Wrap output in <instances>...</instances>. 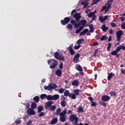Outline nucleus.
I'll return each mask as SVG.
<instances>
[{
    "mask_svg": "<svg viewBox=\"0 0 125 125\" xmlns=\"http://www.w3.org/2000/svg\"><path fill=\"white\" fill-rule=\"evenodd\" d=\"M23 105L25 106V109H29L30 108V104L29 103H27L26 104H23Z\"/></svg>",
    "mask_w": 125,
    "mask_h": 125,
    "instance_id": "nucleus-36",
    "label": "nucleus"
},
{
    "mask_svg": "<svg viewBox=\"0 0 125 125\" xmlns=\"http://www.w3.org/2000/svg\"><path fill=\"white\" fill-rule=\"evenodd\" d=\"M85 1H82V5H83V9L86 8L87 7L88 5V3H86L85 4Z\"/></svg>",
    "mask_w": 125,
    "mask_h": 125,
    "instance_id": "nucleus-38",
    "label": "nucleus"
},
{
    "mask_svg": "<svg viewBox=\"0 0 125 125\" xmlns=\"http://www.w3.org/2000/svg\"><path fill=\"white\" fill-rule=\"evenodd\" d=\"M75 69L79 71V74L80 76H84V74L83 72V69L80 64H76Z\"/></svg>",
    "mask_w": 125,
    "mask_h": 125,
    "instance_id": "nucleus-2",
    "label": "nucleus"
},
{
    "mask_svg": "<svg viewBox=\"0 0 125 125\" xmlns=\"http://www.w3.org/2000/svg\"><path fill=\"white\" fill-rule=\"evenodd\" d=\"M31 124H32V121H31V120H29V121L27 122L26 125H31Z\"/></svg>",
    "mask_w": 125,
    "mask_h": 125,
    "instance_id": "nucleus-63",
    "label": "nucleus"
},
{
    "mask_svg": "<svg viewBox=\"0 0 125 125\" xmlns=\"http://www.w3.org/2000/svg\"><path fill=\"white\" fill-rule=\"evenodd\" d=\"M33 101H35V103H39L40 101V97L38 96H36L33 97Z\"/></svg>",
    "mask_w": 125,
    "mask_h": 125,
    "instance_id": "nucleus-21",
    "label": "nucleus"
},
{
    "mask_svg": "<svg viewBox=\"0 0 125 125\" xmlns=\"http://www.w3.org/2000/svg\"><path fill=\"white\" fill-rule=\"evenodd\" d=\"M121 49H122L121 45H120V46H118L117 47L116 51H117V52H119Z\"/></svg>",
    "mask_w": 125,
    "mask_h": 125,
    "instance_id": "nucleus-50",
    "label": "nucleus"
},
{
    "mask_svg": "<svg viewBox=\"0 0 125 125\" xmlns=\"http://www.w3.org/2000/svg\"><path fill=\"white\" fill-rule=\"evenodd\" d=\"M80 89H75L74 90H73V92L74 93V95H76V96H78L79 94H80Z\"/></svg>",
    "mask_w": 125,
    "mask_h": 125,
    "instance_id": "nucleus-23",
    "label": "nucleus"
},
{
    "mask_svg": "<svg viewBox=\"0 0 125 125\" xmlns=\"http://www.w3.org/2000/svg\"><path fill=\"white\" fill-rule=\"evenodd\" d=\"M97 103L96 102H91V106H93V107H94V106H96L97 105Z\"/></svg>",
    "mask_w": 125,
    "mask_h": 125,
    "instance_id": "nucleus-53",
    "label": "nucleus"
},
{
    "mask_svg": "<svg viewBox=\"0 0 125 125\" xmlns=\"http://www.w3.org/2000/svg\"><path fill=\"white\" fill-rule=\"evenodd\" d=\"M108 0V1H107L106 3V5H107L106 6V7H111L112 5V3L113 2V0Z\"/></svg>",
    "mask_w": 125,
    "mask_h": 125,
    "instance_id": "nucleus-19",
    "label": "nucleus"
},
{
    "mask_svg": "<svg viewBox=\"0 0 125 125\" xmlns=\"http://www.w3.org/2000/svg\"><path fill=\"white\" fill-rule=\"evenodd\" d=\"M63 94L64 96L66 97H69L71 98V96H72V94L70 93V92L68 90H66L65 91H64Z\"/></svg>",
    "mask_w": 125,
    "mask_h": 125,
    "instance_id": "nucleus-15",
    "label": "nucleus"
},
{
    "mask_svg": "<svg viewBox=\"0 0 125 125\" xmlns=\"http://www.w3.org/2000/svg\"><path fill=\"white\" fill-rule=\"evenodd\" d=\"M70 121L72 123L75 122V124H77L78 123V118L77 117V115H71L70 117Z\"/></svg>",
    "mask_w": 125,
    "mask_h": 125,
    "instance_id": "nucleus-6",
    "label": "nucleus"
},
{
    "mask_svg": "<svg viewBox=\"0 0 125 125\" xmlns=\"http://www.w3.org/2000/svg\"><path fill=\"white\" fill-rule=\"evenodd\" d=\"M21 120H17V121H16V124H17V125H19V124H20V123H21Z\"/></svg>",
    "mask_w": 125,
    "mask_h": 125,
    "instance_id": "nucleus-59",
    "label": "nucleus"
},
{
    "mask_svg": "<svg viewBox=\"0 0 125 125\" xmlns=\"http://www.w3.org/2000/svg\"><path fill=\"white\" fill-rule=\"evenodd\" d=\"M110 25L111 27H113V28H115L116 26V24L114 22H111Z\"/></svg>",
    "mask_w": 125,
    "mask_h": 125,
    "instance_id": "nucleus-55",
    "label": "nucleus"
},
{
    "mask_svg": "<svg viewBox=\"0 0 125 125\" xmlns=\"http://www.w3.org/2000/svg\"><path fill=\"white\" fill-rule=\"evenodd\" d=\"M66 114V111L63 110L62 112H61L60 113V117H65V115Z\"/></svg>",
    "mask_w": 125,
    "mask_h": 125,
    "instance_id": "nucleus-29",
    "label": "nucleus"
},
{
    "mask_svg": "<svg viewBox=\"0 0 125 125\" xmlns=\"http://www.w3.org/2000/svg\"><path fill=\"white\" fill-rule=\"evenodd\" d=\"M67 29H68V30H72L73 29V26L72 24H68L67 25Z\"/></svg>",
    "mask_w": 125,
    "mask_h": 125,
    "instance_id": "nucleus-44",
    "label": "nucleus"
},
{
    "mask_svg": "<svg viewBox=\"0 0 125 125\" xmlns=\"http://www.w3.org/2000/svg\"><path fill=\"white\" fill-rule=\"evenodd\" d=\"M81 45V44H79L78 45H76L74 47L75 50H78L80 48Z\"/></svg>",
    "mask_w": 125,
    "mask_h": 125,
    "instance_id": "nucleus-48",
    "label": "nucleus"
},
{
    "mask_svg": "<svg viewBox=\"0 0 125 125\" xmlns=\"http://www.w3.org/2000/svg\"><path fill=\"white\" fill-rule=\"evenodd\" d=\"M99 20L100 21H101V22H103L105 21V20H104V18L103 17H100L99 18Z\"/></svg>",
    "mask_w": 125,
    "mask_h": 125,
    "instance_id": "nucleus-56",
    "label": "nucleus"
},
{
    "mask_svg": "<svg viewBox=\"0 0 125 125\" xmlns=\"http://www.w3.org/2000/svg\"><path fill=\"white\" fill-rule=\"evenodd\" d=\"M101 28L103 32H105L108 30V27H106L105 24H103L102 25Z\"/></svg>",
    "mask_w": 125,
    "mask_h": 125,
    "instance_id": "nucleus-20",
    "label": "nucleus"
},
{
    "mask_svg": "<svg viewBox=\"0 0 125 125\" xmlns=\"http://www.w3.org/2000/svg\"><path fill=\"white\" fill-rule=\"evenodd\" d=\"M108 18H109V16L107 15H106L104 17L103 19L104 20V21H105L106 20H108Z\"/></svg>",
    "mask_w": 125,
    "mask_h": 125,
    "instance_id": "nucleus-60",
    "label": "nucleus"
},
{
    "mask_svg": "<svg viewBox=\"0 0 125 125\" xmlns=\"http://www.w3.org/2000/svg\"><path fill=\"white\" fill-rule=\"evenodd\" d=\"M70 21V18L69 17L64 18L63 20H61V23L62 25H66L69 23Z\"/></svg>",
    "mask_w": 125,
    "mask_h": 125,
    "instance_id": "nucleus-3",
    "label": "nucleus"
},
{
    "mask_svg": "<svg viewBox=\"0 0 125 125\" xmlns=\"http://www.w3.org/2000/svg\"><path fill=\"white\" fill-rule=\"evenodd\" d=\"M112 76H114V74L112 73L108 74V76H107V81H111Z\"/></svg>",
    "mask_w": 125,
    "mask_h": 125,
    "instance_id": "nucleus-28",
    "label": "nucleus"
},
{
    "mask_svg": "<svg viewBox=\"0 0 125 125\" xmlns=\"http://www.w3.org/2000/svg\"><path fill=\"white\" fill-rule=\"evenodd\" d=\"M123 31L122 30H119L117 31L116 37H117V41L120 42L121 36L123 35Z\"/></svg>",
    "mask_w": 125,
    "mask_h": 125,
    "instance_id": "nucleus-5",
    "label": "nucleus"
},
{
    "mask_svg": "<svg viewBox=\"0 0 125 125\" xmlns=\"http://www.w3.org/2000/svg\"><path fill=\"white\" fill-rule=\"evenodd\" d=\"M105 6V13H107V11H108L109 9V7H107V6Z\"/></svg>",
    "mask_w": 125,
    "mask_h": 125,
    "instance_id": "nucleus-61",
    "label": "nucleus"
},
{
    "mask_svg": "<svg viewBox=\"0 0 125 125\" xmlns=\"http://www.w3.org/2000/svg\"><path fill=\"white\" fill-rule=\"evenodd\" d=\"M81 55L79 53H76L73 58V62L74 63H77L79 62Z\"/></svg>",
    "mask_w": 125,
    "mask_h": 125,
    "instance_id": "nucleus-7",
    "label": "nucleus"
},
{
    "mask_svg": "<svg viewBox=\"0 0 125 125\" xmlns=\"http://www.w3.org/2000/svg\"><path fill=\"white\" fill-rule=\"evenodd\" d=\"M77 96V95H76L75 94H71V96L72 99H74V100L76 99V98H77V97H76V96Z\"/></svg>",
    "mask_w": 125,
    "mask_h": 125,
    "instance_id": "nucleus-49",
    "label": "nucleus"
},
{
    "mask_svg": "<svg viewBox=\"0 0 125 125\" xmlns=\"http://www.w3.org/2000/svg\"><path fill=\"white\" fill-rule=\"evenodd\" d=\"M94 16H95V15H94V13L90 12V13L88 14V18H90Z\"/></svg>",
    "mask_w": 125,
    "mask_h": 125,
    "instance_id": "nucleus-45",
    "label": "nucleus"
},
{
    "mask_svg": "<svg viewBox=\"0 0 125 125\" xmlns=\"http://www.w3.org/2000/svg\"><path fill=\"white\" fill-rule=\"evenodd\" d=\"M61 105H62V106L63 107H65L66 106V103L64 101H61Z\"/></svg>",
    "mask_w": 125,
    "mask_h": 125,
    "instance_id": "nucleus-40",
    "label": "nucleus"
},
{
    "mask_svg": "<svg viewBox=\"0 0 125 125\" xmlns=\"http://www.w3.org/2000/svg\"><path fill=\"white\" fill-rule=\"evenodd\" d=\"M38 109V112L41 113L42 111L43 110V105H39Z\"/></svg>",
    "mask_w": 125,
    "mask_h": 125,
    "instance_id": "nucleus-27",
    "label": "nucleus"
},
{
    "mask_svg": "<svg viewBox=\"0 0 125 125\" xmlns=\"http://www.w3.org/2000/svg\"><path fill=\"white\" fill-rule=\"evenodd\" d=\"M46 99L48 101H53V97L52 95H47Z\"/></svg>",
    "mask_w": 125,
    "mask_h": 125,
    "instance_id": "nucleus-41",
    "label": "nucleus"
},
{
    "mask_svg": "<svg viewBox=\"0 0 125 125\" xmlns=\"http://www.w3.org/2000/svg\"><path fill=\"white\" fill-rule=\"evenodd\" d=\"M27 113V115H29V116L35 115V112L33 108H28Z\"/></svg>",
    "mask_w": 125,
    "mask_h": 125,
    "instance_id": "nucleus-9",
    "label": "nucleus"
},
{
    "mask_svg": "<svg viewBox=\"0 0 125 125\" xmlns=\"http://www.w3.org/2000/svg\"><path fill=\"white\" fill-rule=\"evenodd\" d=\"M111 45H112V43L110 42H109V43L107 44V47L106 48L107 51L109 52L110 49H111Z\"/></svg>",
    "mask_w": 125,
    "mask_h": 125,
    "instance_id": "nucleus-37",
    "label": "nucleus"
},
{
    "mask_svg": "<svg viewBox=\"0 0 125 125\" xmlns=\"http://www.w3.org/2000/svg\"><path fill=\"white\" fill-rule=\"evenodd\" d=\"M70 23L72 24V25L74 26V27L76 29L78 28V27L81 26L80 23H77L76 21H75L74 20H72L70 21Z\"/></svg>",
    "mask_w": 125,
    "mask_h": 125,
    "instance_id": "nucleus-8",
    "label": "nucleus"
},
{
    "mask_svg": "<svg viewBox=\"0 0 125 125\" xmlns=\"http://www.w3.org/2000/svg\"><path fill=\"white\" fill-rule=\"evenodd\" d=\"M80 23L81 25V24H82V25L84 26L85 25V24L86 23V21H85V20H83L82 21H80Z\"/></svg>",
    "mask_w": 125,
    "mask_h": 125,
    "instance_id": "nucleus-33",
    "label": "nucleus"
},
{
    "mask_svg": "<svg viewBox=\"0 0 125 125\" xmlns=\"http://www.w3.org/2000/svg\"><path fill=\"white\" fill-rule=\"evenodd\" d=\"M54 56L56 60H57L58 59V58L60 57L61 55L58 52H55Z\"/></svg>",
    "mask_w": 125,
    "mask_h": 125,
    "instance_id": "nucleus-24",
    "label": "nucleus"
},
{
    "mask_svg": "<svg viewBox=\"0 0 125 125\" xmlns=\"http://www.w3.org/2000/svg\"><path fill=\"white\" fill-rule=\"evenodd\" d=\"M84 42V39H79L77 41V42H76V43H77L78 45H80V44L83 43V42Z\"/></svg>",
    "mask_w": 125,
    "mask_h": 125,
    "instance_id": "nucleus-30",
    "label": "nucleus"
},
{
    "mask_svg": "<svg viewBox=\"0 0 125 125\" xmlns=\"http://www.w3.org/2000/svg\"><path fill=\"white\" fill-rule=\"evenodd\" d=\"M101 0H93V3L91 4V5H94L96 4L98 2H99Z\"/></svg>",
    "mask_w": 125,
    "mask_h": 125,
    "instance_id": "nucleus-42",
    "label": "nucleus"
},
{
    "mask_svg": "<svg viewBox=\"0 0 125 125\" xmlns=\"http://www.w3.org/2000/svg\"><path fill=\"white\" fill-rule=\"evenodd\" d=\"M58 60H62V61H64V55L61 54L60 57L57 59Z\"/></svg>",
    "mask_w": 125,
    "mask_h": 125,
    "instance_id": "nucleus-31",
    "label": "nucleus"
},
{
    "mask_svg": "<svg viewBox=\"0 0 125 125\" xmlns=\"http://www.w3.org/2000/svg\"><path fill=\"white\" fill-rule=\"evenodd\" d=\"M60 120L62 122H65L66 118L65 117H60Z\"/></svg>",
    "mask_w": 125,
    "mask_h": 125,
    "instance_id": "nucleus-47",
    "label": "nucleus"
},
{
    "mask_svg": "<svg viewBox=\"0 0 125 125\" xmlns=\"http://www.w3.org/2000/svg\"><path fill=\"white\" fill-rule=\"evenodd\" d=\"M68 48L71 55H74L75 54H76V51L73 49V44H70Z\"/></svg>",
    "mask_w": 125,
    "mask_h": 125,
    "instance_id": "nucleus-12",
    "label": "nucleus"
},
{
    "mask_svg": "<svg viewBox=\"0 0 125 125\" xmlns=\"http://www.w3.org/2000/svg\"><path fill=\"white\" fill-rule=\"evenodd\" d=\"M56 75L59 77H61L62 75V71L61 69H58L56 71Z\"/></svg>",
    "mask_w": 125,
    "mask_h": 125,
    "instance_id": "nucleus-17",
    "label": "nucleus"
},
{
    "mask_svg": "<svg viewBox=\"0 0 125 125\" xmlns=\"http://www.w3.org/2000/svg\"><path fill=\"white\" fill-rule=\"evenodd\" d=\"M57 87V85L55 84L54 83H50L48 86H44V89L45 90H51L54 89Z\"/></svg>",
    "mask_w": 125,
    "mask_h": 125,
    "instance_id": "nucleus-1",
    "label": "nucleus"
},
{
    "mask_svg": "<svg viewBox=\"0 0 125 125\" xmlns=\"http://www.w3.org/2000/svg\"><path fill=\"white\" fill-rule=\"evenodd\" d=\"M50 108L49 110L54 111L56 109L57 106L56 105H52Z\"/></svg>",
    "mask_w": 125,
    "mask_h": 125,
    "instance_id": "nucleus-35",
    "label": "nucleus"
},
{
    "mask_svg": "<svg viewBox=\"0 0 125 125\" xmlns=\"http://www.w3.org/2000/svg\"><path fill=\"white\" fill-rule=\"evenodd\" d=\"M79 83H80V81L78 79H75L73 81H72V85L77 87H78Z\"/></svg>",
    "mask_w": 125,
    "mask_h": 125,
    "instance_id": "nucleus-13",
    "label": "nucleus"
},
{
    "mask_svg": "<svg viewBox=\"0 0 125 125\" xmlns=\"http://www.w3.org/2000/svg\"><path fill=\"white\" fill-rule=\"evenodd\" d=\"M118 53V51L116 50H114L111 52V55L112 56H116Z\"/></svg>",
    "mask_w": 125,
    "mask_h": 125,
    "instance_id": "nucleus-43",
    "label": "nucleus"
},
{
    "mask_svg": "<svg viewBox=\"0 0 125 125\" xmlns=\"http://www.w3.org/2000/svg\"><path fill=\"white\" fill-rule=\"evenodd\" d=\"M119 19L121 20V22H123L125 21L124 17H120Z\"/></svg>",
    "mask_w": 125,
    "mask_h": 125,
    "instance_id": "nucleus-62",
    "label": "nucleus"
},
{
    "mask_svg": "<svg viewBox=\"0 0 125 125\" xmlns=\"http://www.w3.org/2000/svg\"><path fill=\"white\" fill-rule=\"evenodd\" d=\"M78 113H83L84 112V108H82V106H80L77 110Z\"/></svg>",
    "mask_w": 125,
    "mask_h": 125,
    "instance_id": "nucleus-26",
    "label": "nucleus"
},
{
    "mask_svg": "<svg viewBox=\"0 0 125 125\" xmlns=\"http://www.w3.org/2000/svg\"><path fill=\"white\" fill-rule=\"evenodd\" d=\"M72 16L73 17V18L75 19L76 21L77 22H79V20L81 18V14L78 13H76L75 14Z\"/></svg>",
    "mask_w": 125,
    "mask_h": 125,
    "instance_id": "nucleus-10",
    "label": "nucleus"
},
{
    "mask_svg": "<svg viewBox=\"0 0 125 125\" xmlns=\"http://www.w3.org/2000/svg\"><path fill=\"white\" fill-rule=\"evenodd\" d=\"M31 109H35L37 108V104H36L35 102H32V104H31Z\"/></svg>",
    "mask_w": 125,
    "mask_h": 125,
    "instance_id": "nucleus-25",
    "label": "nucleus"
},
{
    "mask_svg": "<svg viewBox=\"0 0 125 125\" xmlns=\"http://www.w3.org/2000/svg\"><path fill=\"white\" fill-rule=\"evenodd\" d=\"M61 108H59L57 109V110H56L57 115H59V113L61 112Z\"/></svg>",
    "mask_w": 125,
    "mask_h": 125,
    "instance_id": "nucleus-52",
    "label": "nucleus"
},
{
    "mask_svg": "<svg viewBox=\"0 0 125 125\" xmlns=\"http://www.w3.org/2000/svg\"><path fill=\"white\" fill-rule=\"evenodd\" d=\"M58 65V61L56 60H53V62L50 65V68L51 69H53L56 68Z\"/></svg>",
    "mask_w": 125,
    "mask_h": 125,
    "instance_id": "nucleus-4",
    "label": "nucleus"
},
{
    "mask_svg": "<svg viewBox=\"0 0 125 125\" xmlns=\"http://www.w3.org/2000/svg\"><path fill=\"white\" fill-rule=\"evenodd\" d=\"M88 32V29H85L82 32H80V36H84L85 35V34Z\"/></svg>",
    "mask_w": 125,
    "mask_h": 125,
    "instance_id": "nucleus-16",
    "label": "nucleus"
},
{
    "mask_svg": "<svg viewBox=\"0 0 125 125\" xmlns=\"http://www.w3.org/2000/svg\"><path fill=\"white\" fill-rule=\"evenodd\" d=\"M74 13H76V9H74V10H73L71 11V16H74Z\"/></svg>",
    "mask_w": 125,
    "mask_h": 125,
    "instance_id": "nucleus-54",
    "label": "nucleus"
},
{
    "mask_svg": "<svg viewBox=\"0 0 125 125\" xmlns=\"http://www.w3.org/2000/svg\"><path fill=\"white\" fill-rule=\"evenodd\" d=\"M59 95L58 94H55L52 95V100L53 101H56L59 99Z\"/></svg>",
    "mask_w": 125,
    "mask_h": 125,
    "instance_id": "nucleus-18",
    "label": "nucleus"
},
{
    "mask_svg": "<svg viewBox=\"0 0 125 125\" xmlns=\"http://www.w3.org/2000/svg\"><path fill=\"white\" fill-rule=\"evenodd\" d=\"M53 102L51 101H49L45 104V108L47 109L48 108H50L51 107V105H52Z\"/></svg>",
    "mask_w": 125,
    "mask_h": 125,
    "instance_id": "nucleus-14",
    "label": "nucleus"
},
{
    "mask_svg": "<svg viewBox=\"0 0 125 125\" xmlns=\"http://www.w3.org/2000/svg\"><path fill=\"white\" fill-rule=\"evenodd\" d=\"M58 122V119L57 118H56L55 119H53L52 121H51L50 124L51 125H55Z\"/></svg>",
    "mask_w": 125,
    "mask_h": 125,
    "instance_id": "nucleus-22",
    "label": "nucleus"
},
{
    "mask_svg": "<svg viewBox=\"0 0 125 125\" xmlns=\"http://www.w3.org/2000/svg\"><path fill=\"white\" fill-rule=\"evenodd\" d=\"M109 94L111 96H116L117 95L116 92V91H111L109 92Z\"/></svg>",
    "mask_w": 125,
    "mask_h": 125,
    "instance_id": "nucleus-32",
    "label": "nucleus"
},
{
    "mask_svg": "<svg viewBox=\"0 0 125 125\" xmlns=\"http://www.w3.org/2000/svg\"><path fill=\"white\" fill-rule=\"evenodd\" d=\"M47 97V95L46 94H42L40 96V98L41 99L43 100V99H46Z\"/></svg>",
    "mask_w": 125,
    "mask_h": 125,
    "instance_id": "nucleus-39",
    "label": "nucleus"
},
{
    "mask_svg": "<svg viewBox=\"0 0 125 125\" xmlns=\"http://www.w3.org/2000/svg\"><path fill=\"white\" fill-rule=\"evenodd\" d=\"M97 53H98V50H95L94 54H93V57H96L97 56Z\"/></svg>",
    "mask_w": 125,
    "mask_h": 125,
    "instance_id": "nucleus-57",
    "label": "nucleus"
},
{
    "mask_svg": "<svg viewBox=\"0 0 125 125\" xmlns=\"http://www.w3.org/2000/svg\"><path fill=\"white\" fill-rule=\"evenodd\" d=\"M121 27H123L124 29H125V22L123 24H121Z\"/></svg>",
    "mask_w": 125,
    "mask_h": 125,
    "instance_id": "nucleus-64",
    "label": "nucleus"
},
{
    "mask_svg": "<svg viewBox=\"0 0 125 125\" xmlns=\"http://www.w3.org/2000/svg\"><path fill=\"white\" fill-rule=\"evenodd\" d=\"M107 39H108V37L106 36L105 35H104L101 38V41H105V40H106Z\"/></svg>",
    "mask_w": 125,
    "mask_h": 125,
    "instance_id": "nucleus-34",
    "label": "nucleus"
},
{
    "mask_svg": "<svg viewBox=\"0 0 125 125\" xmlns=\"http://www.w3.org/2000/svg\"><path fill=\"white\" fill-rule=\"evenodd\" d=\"M59 68L60 69H62L63 68V63L62 62H60V65H59Z\"/></svg>",
    "mask_w": 125,
    "mask_h": 125,
    "instance_id": "nucleus-58",
    "label": "nucleus"
},
{
    "mask_svg": "<svg viewBox=\"0 0 125 125\" xmlns=\"http://www.w3.org/2000/svg\"><path fill=\"white\" fill-rule=\"evenodd\" d=\"M110 98L108 95H103L102 97V101L104 102L109 101Z\"/></svg>",
    "mask_w": 125,
    "mask_h": 125,
    "instance_id": "nucleus-11",
    "label": "nucleus"
},
{
    "mask_svg": "<svg viewBox=\"0 0 125 125\" xmlns=\"http://www.w3.org/2000/svg\"><path fill=\"white\" fill-rule=\"evenodd\" d=\"M44 115V113L41 112L40 113V114L38 115V117H39V118H41V117H42V116H43Z\"/></svg>",
    "mask_w": 125,
    "mask_h": 125,
    "instance_id": "nucleus-51",
    "label": "nucleus"
},
{
    "mask_svg": "<svg viewBox=\"0 0 125 125\" xmlns=\"http://www.w3.org/2000/svg\"><path fill=\"white\" fill-rule=\"evenodd\" d=\"M65 90V89L63 88H61V89H59V93H60V94H62L63 92H64Z\"/></svg>",
    "mask_w": 125,
    "mask_h": 125,
    "instance_id": "nucleus-46",
    "label": "nucleus"
}]
</instances>
